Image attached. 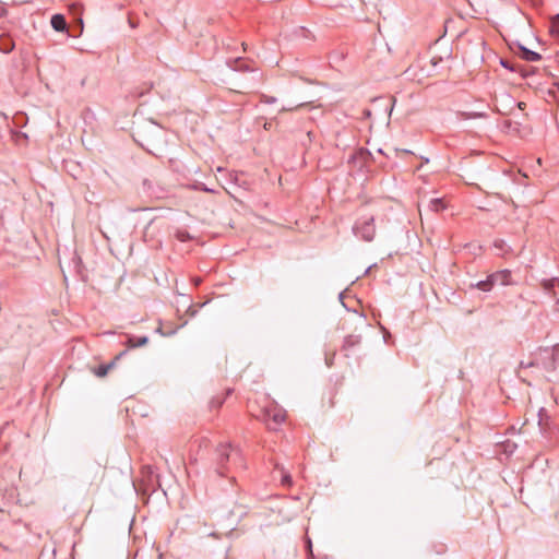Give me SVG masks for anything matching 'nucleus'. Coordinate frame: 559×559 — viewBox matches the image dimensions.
<instances>
[{
  "mask_svg": "<svg viewBox=\"0 0 559 559\" xmlns=\"http://www.w3.org/2000/svg\"><path fill=\"white\" fill-rule=\"evenodd\" d=\"M151 128H152L153 132H157V133H159V134L162 133L160 128H159L158 126H156V124L152 123V124H151Z\"/></svg>",
  "mask_w": 559,
  "mask_h": 559,
  "instance_id": "27",
  "label": "nucleus"
},
{
  "mask_svg": "<svg viewBox=\"0 0 559 559\" xmlns=\"http://www.w3.org/2000/svg\"><path fill=\"white\" fill-rule=\"evenodd\" d=\"M100 231L107 240H111L112 238L120 236L118 227L114 222H106Z\"/></svg>",
  "mask_w": 559,
  "mask_h": 559,
  "instance_id": "7",
  "label": "nucleus"
},
{
  "mask_svg": "<svg viewBox=\"0 0 559 559\" xmlns=\"http://www.w3.org/2000/svg\"><path fill=\"white\" fill-rule=\"evenodd\" d=\"M147 343H148V337L145 335L139 336V337L129 335L126 344L129 348H136V347H142V346L146 345Z\"/></svg>",
  "mask_w": 559,
  "mask_h": 559,
  "instance_id": "9",
  "label": "nucleus"
},
{
  "mask_svg": "<svg viewBox=\"0 0 559 559\" xmlns=\"http://www.w3.org/2000/svg\"><path fill=\"white\" fill-rule=\"evenodd\" d=\"M538 362L546 371H555L559 362V344L543 348L539 353Z\"/></svg>",
  "mask_w": 559,
  "mask_h": 559,
  "instance_id": "2",
  "label": "nucleus"
},
{
  "mask_svg": "<svg viewBox=\"0 0 559 559\" xmlns=\"http://www.w3.org/2000/svg\"><path fill=\"white\" fill-rule=\"evenodd\" d=\"M51 26L57 32H64L67 31V22L62 14H55L51 17Z\"/></svg>",
  "mask_w": 559,
  "mask_h": 559,
  "instance_id": "8",
  "label": "nucleus"
},
{
  "mask_svg": "<svg viewBox=\"0 0 559 559\" xmlns=\"http://www.w3.org/2000/svg\"><path fill=\"white\" fill-rule=\"evenodd\" d=\"M493 246L501 254H506L512 251L511 247L502 239L496 240Z\"/></svg>",
  "mask_w": 559,
  "mask_h": 559,
  "instance_id": "13",
  "label": "nucleus"
},
{
  "mask_svg": "<svg viewBox=\"0 0 559 559\" xmlns=\"http://www.w3.org/2000/svg\"><path fill=\"white\" fill-rule=\"evenodd\" d=\"M545 413V408H539L538 411V417H539V420H538V425L542 427L543 425V414Z\"/></svg>",
  "mask_w": 559,
  "mask_h": 559,
  "instance_id": "25",
  "label": "nucleus"
},
{
  "mask_svg": "<svg viewBox=\"0 0 559 559\" xmlns=\"http://www.w3.org/2000/svg\"><path fill=\"white\" fill-rule=\"evenodd\" d=\"M520 49L522 50L523 59L526 61L535 62L542 59V56L538 52L530 50L524 46H520Z\"/></svg>",
  "mask_w": 559,
  "mask_h": 559,
  "instance_id": "10",
  "label": "nucleus"
},
{
  "mask_svg": "<svg viewBox=\"0 0 559 559\" xmlns=\"http://www.w3.org/2000/svg\"><path fill=\"white\" fill-rule=\"evenodd\" d=\"M491 275V280L495 285H509L511 284V272L509 270H502L495 272Z\"/></svg>",
  "mask_w": 559,
  "mask_h": 559,
  "instance_id": "6",
  "label": "nucleus"
},
{
  "mask_svg": "<svg viewBox=\"0 0 559 559\" xmlns=\"http://www.w3.org/2000/svg\"><path fill=\"white\" fill-rule=\"evenodd\" d=\"M364 115H365L366 117H370L371 112H370V110L366 109V110L364 111Z\"/></svg>",
  "mask_w": 559,
  "mask_h": 559,
  "instance_id": "31",
  "label": "nucleus"
},
{
  "mask_svg": "<svg viewBox=\"0 0 559 559\" xmlns=\"http://www.w3.org/2000/svg\"><path fill=\"white\" fill-rule=\"evenodd\" d=\"M114 364H109V365H100L96 370H95V374L97 377H105L109 369L112 367Z\"/></svg>",
  "mask_w": 559,
  "mask_h": 559,
  "instance_id": "18",
  "label": "nucleus"
},
{
  "mask_svg": "<svg viewBox=\"0 0 559 559\" xmlns=\"http://www.w3.org/2000/svg\"><path fill=\"white\" fill-rule=\"evenodd\" d=\"M306 547H307V550H308L309 555L312 556V543H311V539L309 537L306 538Z\"/></svg>",
  "mask_w": 559,
  "mask_h": 559,
  "instance_id": "24",
  "label": "nucleus"
},
{
  "mask_svg": "<svg viewBox=\"0 0 559 559\" xmlns=\"http://www.w3.org/2000/svg\"><path fill=\"white\" fill-rule=\"evenodd\" d=\"M552 93L559 99V84L556 85V88L552 91Z\"/></svg>",
  "mask_w": 559,
  "mask_h": 559,
  "instance_id": "28",
  "label": "nucleus"
},
{
  "mask_svg": "<svg viewBox=\"0 0 559 559\" xmlns=\"http://www.w3.org/2000/svg\"><path fill=\"white\" fill-rule=\"evenodd\" d=\"M500 64L503 68L509 69L510 71H514V68L511 66V63L508 60L501 59Z\"/></svg>",
  "mask_w": 559,
  "mask_h": 559,
  "instance_id": "23",
  "label": "nucleus"
},
{
  "mask_svg": "<svg viewBox=\"0 0 559 559\" xmlns=\"http://www.w3.org/2000/svg\"><path fill=\"white\" fill-rule=\"evenodd\" d=\"M518 106H519V108H521V109H522V108H524L525 103L520 102V103H518Z\"/></svg>",
  "mask_w": 559,
  "mask_h": 559,
  "instance_id": "32",
  "label": "nucleus"
},
{
  "mask_svg": "<svg viewBox=\"0 0 559 559\" xmlns=\"http://www.w3.org/2000/svg\"><path fill=\"white\" fill-rule=\"evenodd\" d=\"M143 190L148 197L154 199H163L167 194L166 188L155 179H144Z\"/></svg>",
  "mask_w": 559,
  "mask_h": 559,
  "instance_id": "4",
  "label": "nucleus"
},
{
  "mask_svg": "<svg viewBox=\"0 0 559 559\" xmlns=\"http://www.w3.org/2000/svg\"><path fill=\"white\" fill-rule=\"evenodd\" d=\"M234 64L235 66L233 67V69L236 71H249L250 70L249 64L241 58H237L236 60H234Z\"/></svg>",
  "mask_w": 559,
  "mask_h": 559,
  "instance_id": "16",
  "label": "nucleus"
},
{
  "mask_svg": "<svg viewBox=\"0 0 559 559\" xmlns=\"http://www.w3.org/2000/svg\"><path fill=\"white\" fill-rule=\"evenodd\" d=\"M276 468H278L282 472L283 485H287V486L292 485V476L288 473L284 472L283 467H280L278 464H276Z\"/></svg>",
  "mask_w": 559,
  "mask_h": 559,
  "instance_id": "20",
  "label": "nucleus"
},
{
  "mask_svg": "<svg viewBox=\"0 0 559 559\" xmlns=\"http://www.w3.org/2000/svg\"><path fill=\"white\" fill-rule=\"evenodd\" d=\"M360 343V337L355 335H349L344 341V347L349 348Z\"/></svg>",
  "mask_w": 559,
  "mask_h": 559,
  "instance_id": "17",
  "label": "nucleus"
},
{
  "mask_svg": "<svg viewBox=\"0 0 559 559\" xmlns=\"http://www.w3.org/2000/svg\"><path fill=\"white\" fill-rule=\"evenodd\" d=\"M540 285L546 293L556 297L555 310L559 312V277L543 280Z\"/></svg>",
  "mask_w": 559,
  "mask_h": 559,
  "instance_id": "5",
  "label": "nucleus"
},
{
  "mask_svg": "<svg viewBox=\"0 0 559 559\" xmlns=\"http://www.w3.org/2000/svg\"><path fill=\"white\" fill-rule=\"evenodd\" d=\"M495 286L492 280H491V275H489L486 280L484 281H479L477 284H476V287L483 292H490L492 289V287Z\"/></svg>",
  "mask_w": 559,
  "mask_h": 559,
  "instance_id": "12",
  "label": "nucleus"
},
{
  "mask_svg": "<svg viewBox=\"0 0 559 559\" xmlns=\"http://www.w3.org/2000/svg\"><path fill=\"white\" fill-rule=\"evenodd\" d=\"M276 100H277V99H276L275 97H273V96H267V95H265V94H262V95L260 96V102H261V103H265V104H274V103H276Z\"/></svg>",
  "mask_w": 559,
  "mask_h": 559,
  "instance_id": "22",
  "label": "nucleus"
},
{
  "mask_svg": "<svg viewBox=\"0 0 559 559\" xmlns=\"http://www.w3.org/2000/svg\"><path fill=\"white\" fill-rule=\"evenodd\" d=\"M344 294H345V292L340 293V295H338V299H340V301L342 302V305L345 307V304H344V301H343V299H344Z\"/></svg>",
  "mask_w": 559,
  "mask_h": 559,
  "instance_id": "29",
  "label": "nucleus"
},
{
  "mask_svg": "<svg viewBox=\"0 0 559 559\" xmlns=\"http://www.w3.org/2000/svg\"><path fill=\"white\" fill-rule=\"evenodd\" d=\"M429 210L432 212H439L444 209L442 199H431L428 204Z\"/></svg>",
  "mask_w": 559,
  "mask_h": 559,
  "instance_id": "14",
  "label": "nucleus"
},
{
  "mask_svg": "<svg viewBox=\"0 0 559 559\" xmlns=\"http://www.w3.org/2000/svg\"><path fill=\"white\" fill-rule=\"evenodd\" d=\"M7 14V10L3 7H0V17Z\"/></svg>",
  "mask_w": 559,
  "mask_h": 559,
  "instance_id": "30",
  "label": "nucleus"
},
{
  "mask_svg": "<svg viewBox=\"0 0 559 559\" xmlns=\"http://www.w3.org/2000/svg\"><path fill=\"white\" fill-rule=\"evenodd\" d=\"M371 157V153L365 148L358 150L355 155L352 156L353 159H360L364 164H366Z\"/></svg>",
  "mask_w": 559,
  "mask_h": 559,
  "instance_id": "11",
  "label": "nucleus"
},
{
  "mask_svg": "<svg viewBox=\"0 0 559 559\" xmlns=\"http://www.w3.org/2000/svg\"><path fill=\"white\" fill-rule=\"evenodd\" d=\"M269 416H271V414H269ZM272 419H273L275 425H280V424H282L284 421L285 415H284V413L282 411H275L272 414Z\"/></svg>",
  "mask_w": 559,
  "mask_h": 559,
  "instance_id": "19",
  "label": "nucleus"
},
{
  "mask_svg": "<svg viewBox=\"0 0 559 559\" xmlns=\"http://www.w3.org/2000/svg\"><path fill=\"white\" fill-rule=\"evenodd\" d=\"M550 33L555 37H559V14L555 15L550 22Z\"/></svg>",
  "mask_w": 559,
  "mask_h": 559,
  "instance_id": "15",
  "label": "nucleus"
},
{
  "mask_svg": "<svg viewBox=\"0 0 559 559\" xmlns=\"http://www.w3.org/2000/svg\"><path fill=\"white\" fill-rule=\"evenodd\" d=\"M129 23H130V25H131L132 27H134V26H135V25L133 24V22H132V20H131V19L129 20Z\"/></svg>",
  "mask_w": 559,
  "mask_h": 559,
  "instance_id": "34",
  "label": "nucleus"
},
{
  "mask_svg": "<svg viewBox=\"0 0 559 559\" xmlns=\"http://www.w3.org/2000/svg\"><path fill=\"white\" fill-rule=\"evenodd\" d=\"M11 46L3 49L4 52H9L11 50Z\"/></svg>",
  "mask_w": 559,
  "mask_h": 559,
  "instance_id": "33",
  "label": "nucleus"
},
{
  "mask_svg": "<svg viewBox=\"0 0 559 559\" xmlns=\"http://www.w3.org/2000/svg\"><path fill=\"white\" fill-rule=\"evenodd\" d=\"M285 110H288V108L283 107V108L281 109V111H285Z\"/></svg>",
  "mask_w": 559,
  "mask_h": 559,
  "instance_id": "36",
  "label": "nucleus"
},
{
  "mask_svg": "<svg viewBox=\"0 0 559 559\" xmlns=\"http://www.w3.org/2000/svg\"><path fill=\"white\" fill-rule=\"evenodd\" d=\"M516 448V444L515 443H508L507 447H506V451H509V452H513Z\"/></svg>",
  "mask_w": 559,
  "mask_h": 559,
  "instance_id": "26",
  "label": "nucleus"
},
{
  "mask_svg": "<svg viewBox=\"0 0 559 559\" xmlns=\"http://www.w3.org/2000/svg\"><path fill=\"white\" fill-rule=\"evenodd\" d=\"M216 452V471L221 476H226L230 471L229 463L234 466H243L240 451L233 448L231 444H219Z\"/></svg>",
  "mask_w": 559,
  "mask_h": 559,
  "instance_id": "1",
  "label": "nucleus"
},
{
  "mask_svg": "<svg viewBox=\"0 0 559 559\" xmlns=\"http://www.w3.org/2000/svg\"><path fill=\"white\" fill-rule=\"evenodd\" d=\"M202 190H204V191H211L210 189H207V188H206V187H204V186L202 187Z\"/></svg>",
  "mask_w": 559,
  "mask_h": 559,
  "instance_id": "35",
  "label": "nucleus"
},
{
  "mask_svg": "<svg viewBox=\"0 0 559 559\" xmlns=\"http://www.w3.org/2000/svg\"><path fill=\"white\" fill-rule=\"evenodd\" d=\"M353 231L362 240L371 241L374 237L373 217H364L358 219L353 227Z\"/></svg>",
  "mask_w": 559,
  "mask_h": 559,
  "instance_id": "3",
  "label": "nucleus"
},
{
  "mask_svg": "<svg viewBox=\"0 0 559 559\" xmlns=\"http://www.w3.org/2000/svg\"><path fill=\"white\" fill-rule=\"evenodd\" d=\"M177 238H178V240L185 242V241H188L189 239H191V236L189 235L188 231L179 230L177 233Z\"/></svg>",
  "mask_w": 559,
  "mask_h": 559,
  "instance_id": "21",
  "label": "nucleus"
}]
</instances>
